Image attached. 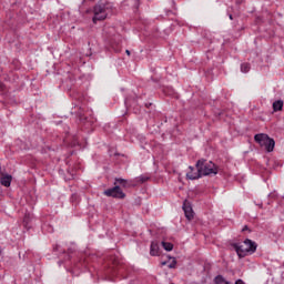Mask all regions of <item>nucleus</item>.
<instances>
[{
    "instance_id": "obj_1",
    "label": "nucleus",
    "mask_w": 284,
    "mask_h": 284,
    "mask_svg": "<svg viewBox=\"0 0 284 284\" xmlns=\"http://www.w3.org/2000/svg\"><path fill=\"white\" fill-rule=\"evenodd\" d=\"M256 247H257L256 242L250 239H246L242 243L233 244V250H235L240 258H245L246 254H254V252H256Z\"/></svg>"
},
{
    "instance_id": "obj_2",
    "label": "nucleus",
    "mask_w": 284,
    "mask_h": 284,
    "mask_svg": "<svg viewBox=\"0 0 284 284\" xmlns=\"http://www.w3.org/2000/svg\"><path fill=\"white\" fill-rule=\"evenodd\" d=\"M196 169L201 176H211L212 174L215 176V174H219V166L212 161L199 160L196 162Z\"/></svg>"
},
{
    "instance_id": "obj_3",
    "label": "nucleus",
    "mask_w": 284,
    "mask_h": 284,
    "mask_svg": "<svg viewBox=\"0 0 284 284\" xmlns=\"http://www.w3.org/2000/svg\"><path fill=\"white\" fill-rule=\"evenodd\" d=\"M255 143H258L261 148H265L266 152H274V145H276V142H274V139H271L268 134L265 133H258L254 136Z\"/></svg>"
},
{
    "instance_id": "obj_4",
    "label": "nucleus",
    "mask_w": 284,
    "mask_h": 284,
    "mask_svg": "<svg viewBox=\"0 0 284 284\" xmlns=\"http://www.w3.org/2000/svg\"><path fill=\"white\" fill-rule=\"evenodd\" d=\"M108 19V4L100 2L93 8V23L97 21H105Z\"/></svg>"
},
{
    "instance_id": "obj_5",
    "label": "nucleus",
    "mask_w": 284,
    "mask_h": 284,
    "mask_svg": "<svg viewBox=\"0 0 284 284\" xmlns=\"http://www.w3.org/2000/svg\"><path fill=\"white\" fill-rule=\"evenodd\" d=\"M105 196H112V199H125V193L121 190V186H114L104 191Z\"/></svg>"
},
{
    "instance_id": "obj_6",
    "label": "nucleus",
    "mask_w": 284,
    "mask_h": 284,
    "mask_svg": "<svg viewBox=\"0 0 284 284\" xmlns=\"http://www.w3.org/2000/svg\"><path fill=\"white\" fill-rule=\"evenodd\" d=\"M0 183L4 187H10L12 184V175L0 173Z\"/></svg>"
},
{
    "instance_id": "obj_7",
    "label": "nucleus",
    "mask_w": 284,
    "mask_h": 284,
    "mask_svg": "<svg viewBox=\"0 0 284 284\" xmlns=\"http://www.w3.org/2000/svg\"><path fill=\"white\" fill-rule=\"evenodd\" d=\"M191 170L186 173V179H190L191 181H196V179H201V172H199L197 169H194L192 166H189Z\"/></svg>"
},
{
    "instance_id": "obj_8",
    "label": "nucleus",
    "mask_w": 284,
    "mask_h": 284,
    "mask_svg": "<svg viewBox=\"0 0 284 284\" xmlns=\"http://www.w3.org/2000/svg\"><path fill=\"white\" fill-rule=\"evenodd\" d=\"M183 211H184L185 217L189 221H192V219H194V211L192 210V206L187 204V202H184Z\"/></svg>"
},
{
    "instance_id": "obj_9",
    "label": "nucleus",
    "mask_w": 284,
    "mask_h": 284,
    "mask_svg": "<svg viewBox=\"0 0 284 284\" xmlns=\"http://www.w3.org/2000/svg\"><path fill=\"white\" fill-rule=\"evenodd\" d=\"M150 254H151V256H159V243L158 242L151 243Z\"/></svg>"
},
{
    "instance_id": "obj_10",
    "label": "nucleus",
    "mask_w": 284,
    "mask_h": 284,
    "mask_svg": "<svg viewBox=\"0 0 284 284\" xmlns=\"http://www.w3.org/2000/svg\"><path fill=\"white\" fill-rule=\"evenodd\" d=\"M273 110L275 112H281V110H283V100H277L273 102Z\"/></svg>"
},
{
    "instance_id": "obj_11",
    "label": "nucleus",
    "mask_w": 284,
    "mask_h": 284,
    "mask_svg": "<svg viewBox=\"0 0 284 284\" xmlns=\"http://www.w3.org/2000/svg\"><path fill=\"white\" fill-rule=\"evenodd\" d=\"M162 246L166 252H172V250H174V245L170 242H162Z\"/></svg>"
},
{
    "instance_id": "obj_12",
    "label": "nucleus",
    "mask_w": 284,
    "mask_h": 284,
    "mask_svg": "<svg viewBox=\"0 0 284 284\" xmlns=\"http://www.w3.org/2000/svg\"><path fill=\"white\" fill-rule=\"evenodd\" d=\"M215 283L216 284H230V282H227L226 280H224V277L222 275H217L215 277Z\"/></svg>"
},
{
    "instance_id": "obj_13",
    "label": "nucleus",
    "mask_w": 284,
    "mask_h": 284,
    "mask_svg": "<svg viewBox=\"0 0 284 284\" xmlns=\"http://www.w3.org/2000/svg\"><path fill=\"white\" fill-rule=\"evenodd\" d=\"M122 185V187H128V180L115 179V184Z\"/></svg>"
},
{
    "instance_id": "obj_14",
    "label": "nucleus",
    "mask_w": 284,
    "mask_h": 284,
    "mask_svg": "<svg viewBox=\"0 0 284 284\" xmlns=\"http://www.w3.org/2000/svg\"><path fill=\"white\" fill-rule=\"evenodd\" d=\"M241 72H244V73L250 72V63H242L241 64Z\"/></svg>"
},
{
    "instance_id": "obj_15",
    "label": "nucleus",
    "mask_w": 284,
    "mask_h": 284,
    "mask_svg": "<svg viewBox=\"0 0 284 284\" xmlns=\"http://www.w3.org/2000/svg\"><path fill=\"white\" fill-rule=\"evenodd\" d=\"M23 225L24 227H29L28 225H30V214L24 215Z\"/></svg>"
},
{
    "instance_id": "obj_16",
    "label": "nucleus",
    "mask_w": 284,
    "mask_h": 284,
    "mask_svg": "<svg viewBox=\"0 0 284 284\" xmlns=\"http://www.w3.org/2000/svg\"><path fill=\"white\" fill-rule=\"evenodd\" d=\"M150 178L145 176V175H141L136 179L138 183H145L149 181Z\"/></svg>"
},
{
    "instance_id": "obj_17",
    "label": "nucleus",
    "mask_w": 284,
    "mask_h": 284,
    "mask_svg": "<svg viewBox=\"0 0 284 284\" xmlns=\"http://www.w3.org/2000/svg\"><path fill=\"white\" fill-rule=\"evenodd\" d=\"M170 270H174L176 267V260H172V263L169 264Z\"/></svg>"
},
{
    "instance_id": "obj_18",
    "label": "nucleus",
    "mask_w": 284,
    "mask_h": 284,
    "mask_svg": "<svg viewBox=\"0 0 284 284\" xmlns=\"http://www.w3.org/2000/svg\"><path fill=\"white\" fill-rule=\"evenodd\" d=\"M114 52H121V45L112 47Z\"/></svg>"
},
{
    "instance_id": "obj_19",
    "label": "nucleus",
    "mask_w": 284,
    "mask_h": 284,
    "mask_svg": "<svg viewBox=\"0 0 284 284\" xmlns=\"http://www.w3.org/2000/svg\"><path fill=\"white\" fill-rule=\"evenodd\" d=\"M235 284H245V282L243 280H237Z\"/></svg>"
},
{
    "instance_id": "obj_20",
    "label": "nucleus",
    "mask_w": 284,
    "mask_h": 284,
    "mask_svg": "<svg viewBox=\"0 0 284 284\" xmlns=\"http://www.w3.org/2000/svg\"><path fill=\"white\" fill-rule=\"evenodd\" d=\"M245 231H247V226H244V227L242 229V232H245Z\"/></svg>"
},
{
    "instance_id": "obj_21",
    "label": "nucleus",
    "mask_w": 284,
    "mask_h": 284,
    "mask_svg": "<svg viewBox=\"0 0 284 284\" xmlns=\"http://www.w3.org/2000/svg\"><path fill=\"white\" fill-rule=\"evenodd\" d=\"M125 52H126L128 57H130V50H126Z\"/></svg>"
},
{
    "instance_id": "obj_22",
    "label": "nucleus",
    "mask_w": 284,
    "mask_h": 284,
    "mask_svg": "<svg viewBox=\"0 0 284 284\" xmlns=\"http://www.w3.org/2000/svg\"><path fill=\"white\" fill-rule=\"evenodd\" d=\"M162 265H168V262H162Z\"/></svg>"
},
{
    "instance_id": "obj_23",
    "label": "nucleus",
    "mask_w": 284,
    "mask_h": 284,
    "mask_svg": "<svg viewBox=\"0 0 284 284\" xmlns=\"http://www.w3.org/2000/svg\"><path fill=\"white\" fill-rule=\"evenodd\" d=\"M0 88L3 89V84H0Z\"/></svg>"
},
{
    "instance_id": "obj_24",
    "label": "nucleus",
    "mask_w": 284,
    "mask_h": 284,
    "mask_svg": "<svg viewBox=\"0 0 284 284\" xmlns=\"http://www.w3.org/2000/svg\"><path fill=\"white\" fill-rule=\"evenodd\" d=\"M230 19L232 20L233 18H232V14H230Z\"/></svg>"
}]
</instances>
